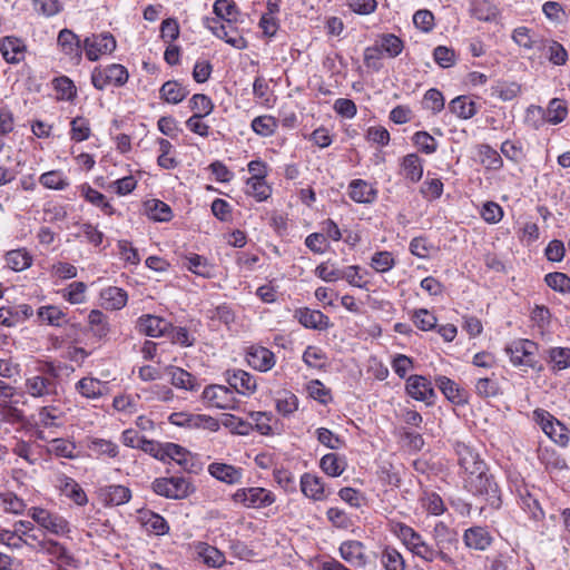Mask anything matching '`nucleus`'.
I'll return each instance as SVG.
<instances>
[{
  "label": "nucleus",
  "mask_w": 570,
  "mask_h": 570,
  "mask_svg": "<svg viewBox=\"0 0 570 570\" xmlns=\"http://www.w3.org/2000/svg\"><path fill=\"white\" fill-rule=\"evenodd\" d=\"M99 497L106 505H122L131 499V491L121 484H110L99 489Z\"/></svg>",
  "instance_id": "5701e85b"
},
{
  "label": "nucleus",
  "mask_w": 570,
  "mask_h": 570,
  "mask_svg": "<svg viewBox=\"0 0 570 570\" xmlns=\"http://www.w3.org/2000/svg\"><path fill=\"white\" fill-rule=\"evenodd\" d=\"M57 482L59 490L76 504L85 505L88 502L85 491L72 478L61 475L58 478Z\"/></svg>",
  "instance_id": "c756f323"
},
{
  "label": "nucleus",
  "mask_w": 570,
  "mask_h": 570,
  "mask_svg": "<svg viewBox=\"0 0 570 570\" xmlns=\"http://www.w3.org/2000/svg\"><path fill=\"white\" fill-rule=\"evenodd\" d=\"M58 371L53 363H46L41 374L28 376L24 381V392L41 401H53L58 396Z\"/></svg>",
  "instance_id": "f03ea898"
},
{
  "label": "nucleus",
  "mask_w": 570,
  "mask_h": 570,
  "mask_svg": "<svg viewBox=\"0 0 570 570\" xmlns=\"http://www.w3.org/2000/svg\"><path fill=\"white\" fill-rule=\"evenodd\" d=\"M208 472L215 479L227 484H237L243 478V470L230 464L214 462L208 465Z\"/></svg>",
  "instance_id": "b1692460"
},
{
  "label": "nucleus",
  "mask_w": 570,
  "mask_h": 570,
  "mask_svg": "<svg viewBox=\"0 0 570 570\" xmlns=\"http://www.w3.org/2000/svg\"><path fill=\"white\" fill-rule=\"evenodd\" d=\"M160 98L167 104L177 105L181 102L189 94L186 86L176 80H168L159 89Z\"/></svg>",
  "instance_id": "c9c22d12"
},
{
  "label": "nucleus",
  "mask_w": 570,
  "mask_h": 570,
  "mask_svg": "<svg viewBox=\"0 0 570 570\" xmlns=\"http://www.w3.org/2000/svg\"><path fill=\"white\" fill-rule=\"evenodd\" d=\"M128 78L127 68L120 63L95 67L91 72V83L97 90H105L108 86L122 87Z\"/></svg>",
  "instance_id": "39448f33"
},
{
  "label": "nucleus",
  "mask_w": 570,
  "mask_h": 570,
  "mask_svg": "<svg viewBox=\"0 0 570 570\" xmlns=\"http://www.w3.org/2000/svg\"><path fill=\"white\" fill-rule=\"evenodd\" d=\"M28 515L41 529L57 537H63L70 532V525L67 519L42 507H31L28 510Z\"/></svg>",
  "instance_id": "20e7f679"
},
{
  "label": "nucleus",
  "mask_w": 570,
  "mask_h": 570,
  "mask_svg": "<svg viewBox=\"0 0 570 570\" xmlns=\"http://www.w3.org/2000/svg\"><path fill=\"white\" fill-rule=\"evenodd\" d=\"M225 375L229 386L243 396H250L257 390L256 379L244 370L227 371Z\"/></svg>",
  "instance_id": "4468645a"
},
{
  "label": "nucleus",
  "mask_w": 570,
  "mask_h": 570,
  "mask_svg": "<svg viewBox=\"0 0 570 570\" xmlns=\"http://www.w3.org/2000/svg\"><path fill=\"white\" fill-rule=\"evenodd\" d=\"M233 500L246 508L262 509L272 505L276 501V497L267 489L254 487L238 489L233 494Z\"/></svg>",
  "instance_id": "1a4fd4ad"
},
{
  "label": "nucleus",
  "mask_w": 570,
  "mask_h": 570,
  "mask_svg": "<svg viewBox=\"0 0 570 570\" xmlns=\"http://www.w3.org/2000/svg\"><path fill=\"white\" fill-rule=\"evenodd\" d=\"M189 108L194 111V117H207L214 110L213 100L204 94H195L189 99Z\"/></svg>",
  "instance_id": "6e6d98bb"
},
{
  "label": "nucleus",
  "mask_w": 570,
  "mask_h": 570,
  "mask_svg": "<svg viewBox=\"0 0 570 570\" xmlns=\"http://www.w3.org/2000/svg\"><path fill=\"white\" fill-rule=\"evenodd\" d=\"M140 333L150 337H159L168 334L171 324L159 316L144 315L139 317L137 323Z\"/></svg>",
  "instance_id": "aec40b11"
},
{
  "label": "nucleus",
  "mask_w": 570,
  "mask_h": 570,
  "mask_svg": "<svg viewBox=\"0 0 570 570\" xmlns=\"http://www.w3.org/2000/svg\"><path fill=\"white\" fill-rule=\"evenodd\" d=\"M341 558L354 568H364L367 563L365 547L361 541L347 540L341 543Z\"/></svg>",
  "instance_id": "dca6fc26"
},
{
  "label": "nucleus",
  "mask_w": 570,
  "mask_h": 570,
  "mask_svg": "<svg viewBox=\"0 0 570 570\" xmlns=\"http://www.w3.org/2000/svg\"><path fill=\"white\" fill-rule=\"evenodd\" d=\"M165 371L170 376V383L178 389L195 391L198 387L196 379L187 371L177 366H166Z\"/></svg>",
  "instance_id": "4c0bfd02"
},
{
  "label": "nucleus",
  "mask_w": 570,
  "mask_h": 570,
  "mask_svg": "<svg viewBox=\"0 0 570 570\" xmlns=\"http://www.w3.org/2000/svg\"><path fill=\"white\" fill-rule=\"evenodd\" d=\"M76 449V444L66 439H53L48 443V452L60 458L75 459Z\"/></svg>",
  "instance_id": "603ef678"
},
{
  "label": "nucleus",
  "mask_w": 570,
  "mask_h": 570,
  "mask_svg": "<svg viewBox=\"0 0 570 570\" xmlns=\"http://www.w3.org/2000/svg\"><path fill=\"white\" fill-rule=\"evenodd\" d=\"M213 11L217 19L223 23L237 24L239 22L240 11L234 0H216Z\"/></svg>",
  "instance_id": "c85d7f7f"
},
{
  "label": "nucleus",
  "mask_w": 570,
  "mask_h": 570,
  "mask_svg": "<svg viewBox=\"0 0 570 570\" xmlns=\"http://www.w3.org/2000/svg\"><path fill=\"white\" fill-rule=\"evenodd\" d=\"M392 532L413 554L428 562H432L436 558V550L425 542L422 535L412 527L402 522H396L392 527Z\"/></svg>",
  "instance_id": "7ed1b4c3"
},
{
  "label": "nucleus",
  "mask_w": 570,
  "mask_h": 570,
  "mask_svg": "<svg viewBox=\"0 0 570 570\" xmlns=\"http://www.w3.org/2000/svg\"><path fill=\"white\" fill-rule=\"evenodd\" d=\"M549 360L553 368L561 371L570 367V348L553 347L549 351Z\"/></svg>",
  "instance_id": "774afa93"
},
{
  "label": "nucleus",
  "mask_w": 570,
  "mask_h": 570,
  "mask_svg": "<svg viewBox=\"0 0 570 570\" xmlns=\"http://www.w3.org/2000/svg\"><path fill=\"white\" fill-rule=\"evenodd\" d=\"M246 361L252 368L263 373L272 370L276 363L274 353L259 345H253L247 350Z\"/></svg>",
  "instance_id": "2eb2a0df"
},
{
  "label": "nucleus",
  "mask_w": 570,
  "mask_h": 570,
  "mask_svg": "<svg viewBox=\"0 0 570 570\" xmlns=\"http://www.w3.org/2000/svg\"><path fill=\"white\" fill-rule=\"evenodd\" d=\"M198 557L205 564L213 568H219L225 563V556L217 548L206 543L199 542L196 546Z\"/></svg>",
  "instance_id": "58836bf2"
},
{
  "label": "nucleus",
  "mask_w": 570,
  "mask_h": 570,
  "mask_svg": "<svg viewBox=\"0 0 570 570\" xmlns=\"http://www.w3.org/2000/svg\"><path fill=\"white\" fill-rule=\"evenodd\" d=\"M246 195L255 198L256 202H265L272 195V187L265 179H247L246 180Z\"/></svg>",
  "instance_id": "09e8293b"
},
{
  "label": "nucleus",
  "mask_w": 570,
  "mask_h": 570,
  "mask_svg": "<svg viewBox=\"0 0 570 570\" xmlns=\"http://www.w3.org/2000/svg\"><path fill=\"white\" fill-rule=\"evenodd\" d=\"M449 110L459 119H471L478 112L476 104L468 96H458L449 104Z\"/></svg>",
  "instance_id": "e433bc0d"
},
{
  "label": "nucleus",
  "mask_w": 570,
  "mask_h": 570,
  "mask_svg": "<svg viewBox=\"0 0 570 570\" xmlns=\"http://www.w3.org/2000/svg\"><path fill=\"white\" fill-rule=\"evenodd\" d=\"M106 383L95 377H82L79 380L75 390L85 399L98 400L105 394Z\"/></svg>",
  "instance_id": "bb28decb"
},
{
  "label": "nucleus",
  "mask_w": 570,
  "mask_h": 570,
  "mask_svg": "<svg viewBox=\"0 0 570 570\" xmlns=\"http://www.w3.org/2000/svg\"><path fill=\"white\" fill-rule=\"evenodd\" d=\"M89 325L92 334L99 338H104L109 333V325L106 316L98 309H92L88 316Z\"/></svg>",
  "instance_id": "0e129e2a"
},
{
  "label": "nucleus",
  "mask_w": 570,
  "mask_h": 570,
  "mask_svg": "<svg viewBox=\"0 0 570 570\" xmlns=\"http://www.w3.org/2000/svg\"><path fill=\"white\" fill-rule=\"evenodd\" d=\"M151 488L156 494L174 500L185 499L194 491L187 479L179 476L156 479Z\"/></svg>",
  "instance_id": "6e6552de"
},
{
  "label": "nucleus",
  "mask_w": 570,
  "mask_h": 570,
  "mask_svg": "<svg viewBox=\"0 0 570 570\" xmlns=\"http://www.w3.org/2000/svg\"><path fill=\"white\" fill-rule=\"evenodd\" d=\"M250 127L253 131L261 137L273 136L278 127V121L271 115L257 116L252 120Z\"/></svg>",
  "instance_id": "c03bdc74"
},
{
  "label": "nucleus",
  "mask_w": 570,
  "mask_h": 570,
  "mask_svg": "<svg viewBox=\"0 0 570 570\" xmlns=\"http://www.w3.org/2000/svg\"><path fill=\"white\" fill-rule=\"evenodd\" d=\"M479 161L489 170H499L503 166L500 154L491 146L483 144L478 147Z\"/></svg>",
  "instance_id": "79ce46f5"
},
{
  "label": "nucleus",
  "mask_w": 570,
  "mask_h": 570,
  "mask_svg": "<svg viewBox=\"0 0 570 570\" xmlns=\"http://www.w3.org/2000/svg\"><path fill=\"white\" fill-rule=\"evenodd\" d=\"M537 350V344L529 340L514 341L505 347V352L514 365H524L530 367H533L535 364L534 356Z\"/></svg>",
  "instance_id": "f8f14e48"
},
{
  "label": "nucleus",
  "mask_w": 570,
  "mask_h": 570,
  "mask_svg": "<svg viewBox=\"0 0 570 570\" xmlns=\"http://www.w3.org/2000/svg\"><path fill=\"white\" fill-rule=\"evenodd\" d=\"M203 400L208 406L220 410H234L237 406V400L234 392L225 385L213 384L204 389Z\"/></svg>",
  "instance_id": "9b49d317"
},
{
  "label": "nucleus",
  "mask_w": 570,
  "mask_h": 570,
  "mask_svg": "<svg viewBox=\"0 0 570 570\" xmlns=\"http://www.w3.org/2000/svg\"><path fill=\"white\" fill-rule=\"evenodd\" d=\"M406 391L417 401L430 404L435 396L431 382L422 375H412L406 381Z\"/></svg>",
  "instance_id": "a211bd4d"
},
{
  "label": "nucleus",
  "mask_w": 570,
  "mask_h": 570,
  "mask_svg": "<svg viewBox=\"0 0 570 570\" xmlns=\"http://www.w3.org/2000/svg\"><path fill=\"white\" fill-rule=\"evenodd\" d=\"M204 23L215 37L224 40L233 48L244 50L248 47V42L244 37L238 35L235 24L222 23L218 19L215 18H206Z\"/></svg>",
  "instance_id": "9d476101"
},
{
  "label": "nucleus",
  "mask_w": 570,
  "mask_h": 570,
  "mask_svg": "<svg viewBox=\"0 0 570 570\" xmlns=\"http://www.w3.org/2000/svg\"><path fill=\"white\" fill-rule=\"evenodd\" d=\"M37 317L39 322L50 326L60 327L67 323V315L63 311L55 305L41 306L37 311Z\"/></svg>",
  "instance_id": "ea45409f"
},
{
  "label": "nucleus",
  "mask_w": 570,
  "mask_h": 570,
  "mask_svg": "<svg viewBox=\"0 0 570 570\" xmlns=\"http://www.w3.org/2000/svg\"><path fill=\"white\" fill-rule=\"evenodd\" d=\"M377 46L382 52H385L391 58H395L401 55L404 48L403 41L393 33L383 35Z\"/></svg>",
  "instance_id": "052dcab7"
},
{
  "label": "nucleus",
  "mask_w": 570,
  "mask_h": 570,
  "mask_svg": "<svg viewBox=\"0 0 570 570\" xmlns=\"http://www.w3.org/2000/svg\"><path fill=\"white\" fill-rule=\"evenodd\" d=\"M63 417V411L60 406L50 404L41 406L38 411V424L45 428L59 426Z\"/></svg>",
  "instance_id": "37998d69"
},
{
  "label": "nucleus",
  "mask_w": 570,
  "mask_h": 570,
  "mask_svg": "<svg viewBox=\"0 0 570 570\" xmlns=\"http://www.w3.org/2000/svg\"><path fill=\"white\" fill-rule=\"evenodd\" d=\"M412 141L414 146L425 155H432L438 149L436 139L428 131H416L412 137Z\"/></svg>",
  "instance_id": "e2e57ef3"
},
{
  "label": "nucleus",
  "mask_w": 570,
  "mask_h": 570,
  "mask_svg": "<svg viewBox=\"0 0 570 570\" xmlns=\"http://www.w3.org/2000/svg\"><path fill=\"white\" fill-rule=\"evenodd\" d=\"M0 52L9 63H18L24 59L26 45L17 37L8 36L0 40Z\"/></svg>",
  "instance_id": "4be33fe9"
},
{
  "label": "nucleus",
  "mask_w": 570,
  "mask_h": 570,
  "mask_svg": "<svg viewBox=\"0 0 570 570\" xmlns=\"http://www.w3.org/2000/svg\"><path fill=\"white\" fill-rule=\"evenodd\" d=\"M546 122L558 125L562 122L568 116V107L564 100L553 98L549 101L548 107L543 108Z\"/></svg>",
  "instance_id": "a19ab883"
},
{
  "label": "nucleus",
  "mask_w": 570,
  "mask_h": 570,
  "mask_svg": "<svg viewBox=\"0 0 570 570\" xmlns=\"http://www.w3.org/2000/svg\"><path fill=\"white\" fill-rule=\"evenodd\" d=\"M53 87L57 91V98L59 100L71 101L77 95V89L71 79L66 76L56 78L53 80Z\"/></svg>",
  "instance_id": "680f3d73"
},
{
  "label": "nucleus",
  "mask_w": 570,
  "mask_h": 570,
  "mask_svg": "<svg viewBox=\"0 0 570 570\" xmlns=\"http://www.w3.org/2000/svg\"><path fill=\"white\" fill-rule=\"evenodd\" d=\"M463 539L469 548L480 551L488 549L492 543L491 534L482 527H473L465 530Z\"/></svg>",
  "instance_id": "7c9ffc66"
},
{
  "label": "nucleus",
  "mask_w": 570,
  "mask_h": 570,
  "mask_svg": "<svg viewBox=\"0 0 570 570\" xmlns=\"http://www.w3.org/2000/svg\"><path fill=\"white\" fill-rule=\"evenodd\" d=\"M4 261L14 272H22L32 265L29 252H6Z\"/></svg>",
  "instance_id": "bf43d9fd"
},
{
  "label": "nucleus",
  "mask_w": 570,
  "mask_h": 570,
  "mask_svg": "<svg viewBox=\"0 0 570 570\" xmlns=\"http://www.w3.org/2000/svg\"><path fill=\"white\" fill-rule=\"evenodd\" d=\"M512 40L519 47L525 50H532L534 48L541 49L543 39L538 37L532 30L525 26L515 28L511 35Z\"/></svg>",
  "instance_id": "f704fd0d"
},
{
  "label": "nucleus",
  "mask_w": 570,
  "mask_h": 570,
  "mask_svg": "<svg viewBox=\"0 0 570 570\" xmlns=\"http://www.w3.org/2000/svg\"><path fill=\"white\" fill-rule=\"evenodd\" d=\"M433 539L438 549H446L458 541L456 533L443 522H438L434 525Z\"/></svg>",
  "instance_id": "3c124183"
},
{
  "label": "nucleus",
  "mask_w": 570,
  "mask_h": 570,
  "mask_svg": "<svg viewBox=\"0 0 570 570\" xmlns=\"http://www.w3.org/2000/svg\"><path fill=\"white\" fill-rule=\"evenodd\" d=\"M454 449L464 488L474 495L483 497L491 507L499 508L501 504L499 487L488 474L487 464L480 454L463 442H456Z\"/></svg>",
  "instance_id": "f257e3e1"
},
{
  "label": "nucleus",
  "mask_w": 570,
  "mask_h": 570,
  "mask_svg": "<svg viewBox=\"0 0 570 570\" xmlns=\"http://www.w3.org/2000/svg\"><path fill=\"white\" fill-rule=\"evenodd\" d=\"M101 306L107 309H120L127 304V293L119 287L109 286L100 292Z\"/></svg>",
  "instance_id": "72a5a7b5"
},
{
  "label": "nucleus",
  "mask_w": 570,
  "mask_h": 570,
  "mask_svg": "<svg viewBox=\"0 0 570 570\" xmlns=\"http://www.w3.org/2000/svg\"><path fill=\"white\" fill-rule=\"evenodd\" d=\"M137 519L146 532L150 534L164 535L169 531V524L167 521L160 514L155 513L151 510H138Z\"/></svg>",
  "instance_id": "6ab92c4d"
},
{
  "label": "nucleus",
  "mask_w": 570,
  "mask_h": 570,
  "mask_svg": "<svg viewBox=\"0 0 570 570\" xmlns=\"http://www.w3.org/2000/svg\"><path fill=\"white\" fill-rule=\"evenodd\" d=\"M87 285L83 282H72L61 291L63 299L72 305L83 304L86 302Z\"/></svg>",
  "instance_id": "864d4df0"
},
{
  "label": "nucleus",
  "mask_w": 570,
  "mask_h": 570,
  "mask_svg": "<svg viewBox=\"0 0 570 570\" xmlns=\"http://www.w3.org/2000/svg\"><path fill=\"white\" fill-rule=\"evenodd\" d=\"M39 183L48 189L63 190L69 186L67 176L61 170H50L39 177Z\"/></svg>",
  "instance_id": "8fccbe9b"
},
{
  "label": "nucleus",
  "mask_w": 570,
  "mask_h": 570,
  "mask_svg": "<svg viewBox=\"0 0 570 570\" xmlns=\"http://www.w3.org/2000/svg\"><path fill=\"white\" fill-rule=\"evenodd\" d=\"M540 50H547L548 60L556 66H563L568 60L567 50L556 40L543 39Z\"/></svg>",
  "instance_id": "a18cd8bd"
},
{
  "label": "nucleus",
  "mask_w": 570,
  "mask_h": 570,
  "mask_svg": "<svg viewBox=\"0 0 570 570\" xmlns=\"http://www.w3.org/2000/svg\"><path fill=\"white\" fill-rule=\"evenodd\" d=\"M115 37L108 32L92 33L83 39L82 48L90 61H97L101 56L110 55L116 50Z\"/></svg>",
  "instance_id": "0eeeda50"
},
{
  "label": "nucleus",
  "mask_w": 570,
  "mask_h": 570,
  "mask_svg": "<svg viewBox=\"0 0 570 570\" xmlns=\"http://www.w3.org/2000/svg\"><path fill=\"white\" fill-rule=\"evenodd\" d=\"M33 315V309L28 304H19L12 307L0 308V324L6 327H13Z\"/></svg>",
  "instance_id": "412c9836"
},
{
  "label": "nucleus",
  "mask_w": 570,
  "mask_h": 570,
  "mask_svg": "<svg viewBox=\"0 0 570 570\" xmlns=\"http://www.w3.org/2000/svg\"><path fill=\"white\" fill-rule=\"evenodd\" d=\"M58 45L69 56H79L81 43L78 36L69 29H62L58 35Z\"/></svg>",
  "instance_id": "de8ad7c7"
},
{
  "label": "nucleus",
  "mask_w": 570,
  "mask_h": 570,
  "mask_svg": "<svg viewBox=\"0 0 570 570\" xmlns=\"http://www.w3.org/2000/svg\"><path fill=\"white\" fill-rule=\"evenodd\" d=\"M186 259L187 262L185 265L194 274L203 277H210L213 275L214 267L212 264L208 263V261L205 257L196 253H191V255Z\"/></svg>",
  "instance_id": "13d9d810"
},
{
  "label": "nucleus",
  "mask_w": 570,
  "mask_h": 570,
  "mask_svg": "<svg viewBox=\"0 0 570 570\" xmlns=\"http://www.w3.org/2000/svg\"><path fill=\"white\" fill-rule=\"evenodd\" d=\"M422 106L424 109L431 111L433 115L440 114L445 106V99L443 94L436 88H431L426 90V92L423 96Z\"/></svg>",
  "instance_id": "4d7b16f0"
},
{
  "label": "nucleus",
  "mask_w": 570,
  "mask_h": 570,
  "mask_svg": "<svg viewBox=\"0 0 570 570\" xmlns=\"http://www.w3.org/2000/svg\"><path fill=\"white\" fill-rule=\"evenodd\" d=\"M470 13L483 22H494L500 17L499 8L489 0H470Z\"/></svg>",
  "instance_id": "393cba45"
},
{
  "label": "nucleus",
  "mask_w": 570,
  "mask_h": 570,
  "mask_svg": "<svg viewBox=\"0 0 570 570\" xmlns=\"http://www.w3.org/2000/svg\"><path fill=\"white\" fill-rule=\"evenodd\" d=\"M301 490L304 495L315 501H322L326 498L321 478L311 473H304L301 476Z\"/></svg>",
  "instance_id": "473e14b6"
},
{
  "label": "nucleus",
  "mask_w": 570,
  "mask_h": 570,
  "mask_svg": "<svg viewBox=\"0 0 570 570\" xmlns=\"http://www.w3.org/2000/svg\"><path fill=\"white\" fill-rule=\"evenodd\" d=\"M70 129V138L77 142L87 140L90 137L91 129L89 120L85 117H76L72 119Z\"/></svg>",
  "instance_id": "69168bd1"
},
{
  "label": "nucleus",
  "mask_w": 570,
  "mask_h": 570,
  "mask_svg": "<svg viewBox=\"0 0 570 570\" xmlns=\"http://www.w3.org/2000/svg\"><path fill=\"white\" fill-rule=\"evenodd\" d=\"M294 317L306 328L325 331L331 326L328 316L317 309L301 307L295 311Z\"/></svg>",
  "instance_id": "f3484780"
},
{
  "label": "nucleus",
  "mask_w": 570,
  "mask_h": 570,
  "mask_svg": "<svg viewBox=\"0 0 570 570\" xmlns=\"http://www.w3.org/2000/svg\"><path fill=\"white\" fill-rule=\"evenodd\" d=\"M37 550L53 557L59 566L78 567V560L60 542L52 539L38 541Z\"/></svg>",
  "instance_id": "ddd939ff"
},
{
  "label": "nucleus",
  "mask_w": 570,
  "mask_h": 570,
  "mask_svg": "<svg viewBox=\"0 0 570 570\" xmlns=\"http://www.w3.org/2000/svg\"><path fill=\"white\" fill-rule=\"evenodd\" d=\"M401 175L412 183H417L423 176V160L417 154L405 155L400 163Z\"/></svg>",
  "instance_id": "a878e982"
},
{
  "label": "nucleus",
  "mask_w": 570,
  "mask_h": 570,
  "mask_svg": "<svg viewBox=\"0 0 570 570\" xmlns=\"http://www.w3.org/2000/svg\"><path fill=\"white\" fill-rule=\"evenodd\" d=\"M533 419L540 425L547 436L554 443L567 446L569 443V430L551 413L543 409L533 411Z\"/></svg>",
  "instance_id": "423d86ee"
},
{
  "label": "nucleus",
  "mask_w": 570,
  "mask_h": 570,
  "mask_svg": "<svg viewBox=\"0 0 570 570\" xmlns=\"http://www.w3.org/2000/svg\"><path fill=\"white\" fill-rule=\"evenodd\" d=\"M320 466L324 473L335 478L345 471L346 462L335 453H327L321 459Z\"/></svg>",
  "instance_id": "49530a36"
},
{
  "label": "nucleus",
  "mask_w": 570,
  "mask_h": 570,
  "mask_svg": "<svg viewBox=\"0 0 570 570\" xmlns=\"http://www.w3.org/2000/svg\"><path fill=\"white\" fill-rule=\"evenodd\" d=\"M0 502L7 513L20 515L27 509L24 500L10 491L0 493Z\"/></svg>",
  "instance_id": "5fc2aeb1"
},
{
  "label": "nucleus",
  "mask_w": 570,
  "mask_h": 570,
  "mask_svg": "<svg viewBox=\"0 0 570 570\" xmlns=\"http://www.w3.org/2000/svg\"><path fill=\"white\" fill-rule=\"evenodd\" d=\"M81 196L91 205L98 207L105 215L111 216L115 213L112 205L106 196L85 183L79 186Z\"/></svg>",
  "instance_id": "2f4dec72"
},
{
  "label": "nucleus",
  "mask_w": 570,
  "mask_h": 570,
  "mask_svg": "<svg viewBox=\"0 0 570 570\" xmlns=\"http://www.w3.org/2000/svg\"><path fill=\"white\" fill-rule=\"evenodd\" d=\"M348 196L358 204H370L376 198V190L363 179H354L348 185Z\"/></svg>",
  "instance_id": "cd10ccee"
},
{
  "label": "nucleus",
  "mask_w": 570,
  "mask_h": 570,
  "mask_svg": "<svg viewBox=\"0 0 570 570\" xmlns=\"http://www.w3.org/2000/svg\"><path fill=\"white\" fill-rule=\"evenodd\" d=\"M382 564L386 570H404L405 562L402 554L394 548H385L381 558Z\"/></svg>",
  "instance_id": "338daca9"
}]
</instances>
